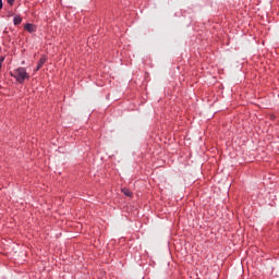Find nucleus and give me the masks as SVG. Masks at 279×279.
I'll return each instance as SVG.
<instances>
[{
	"instance_id": "nucleus-1",
	"label": "nucleus",
	"mask_w": 279,
	"mask_h": 279,
	"mask_svg": "<svg viewBox=\"0 0 279 279\" xmlns=\"http://www.w3.org/2000/svg\"><path fill=\"white\" fill-rule=\"evenodd\" d=\"M11 76L14 77L20 84H23L25 80L29 77V74H27L25 68H19L11 72Z\"/></svg>"
},
{
	"instance_id": "nucleus-2",
	"label": "nucleus",
	"mask_w": 279,
	"mask_h": 279,
	"mask_svg": "<svg viewBox=\"0 0 279 279\" xmlns=\"http://www.w3.org/2000/svg\"><path fill=\"white\" fill-rule=\"evenodd\" d=\"M45 62H47V57H41L35 71H40V69H43Z\"/></svg>"
},
{
	"instance_id": "nucleus-3",
	"label": "nucleus",
	"mask_w": 279,
	"mask_h": 279,
	"mask_svg": "<svg viewBox=\"0 0 279 279\" xmlns=\"http://www.w3.org/2000/svg\"><path fill=\"white\" fill-rule=\"evenodd\" d=\"M25 29H26V32H29L31 34L33 32H36V27L33 24H26Z\"/></svg>"
},
{
	"instance_id": "nucleus-4",
	"label": "nucleus",
	"mask_w": 279,
	"mask_h": 279,
	"mask_svg": "<svg viewBox=\"0 0 279 279\" xmlns=\"http://www.w3.org/2000/svg\"><path fill=\"white\" fill-rule=\"evenodd\" d=\"M14 25H21L23 23V17L22 16H15L13 20Z\"/></svg>"
},
{
	"instance_id": "nucleus-5",
	"label": "nucleus",
	"mask_w": 279,
	"mask_h": 279,
	"mask_svg": "<svg viewBox=\"0 0 279 279\" xmlns=\"http://www.w3.org/2000/svg\"><path fill=\"white\" fill-rule=\"evenodd\" d=\"M122 193H124L126 197H132V192L129 189H122Z\"/></svg>"
},
{
	"instance_id": "nucleus-6",
	"label": "nucleus",
	"mask_w": 279,
	"mask_h": 279,
	"mask_svg": "<svg viewBox=\"0 0 279 279\" xmlns=\"http://www.w3.org/2000/svg\"><path fill=\"white\" fill-rule=\"evenodd\" d=\"M9 5H14V0H7Z\"/></svg>"
},
{
	"instance_id": "nucleus-7",
	"label": "nucleus",
	"mask_w": 279,
	"mask_h": 279,
	"mask_svg": "<svg viewBox=\"0 0 279 279\" xmlns=\"http://www.w3.org/2000/svg\"><path fill=\"white\" fill-rule=\"evenodd\" d=\"M3 9V0H0V10Z\"/></svg>"
},
{
	"instance_id": "nucleus-8",
	"label": "nucleus",
	"mask_w": 279,
	"mask_h": 279,
	"mask_svg": "<svg viewBox=\"0 0 279 279\" xmlns=\"http://www.w3.org/2000/svg\"><path fill=\"white\" fill-rule=\"evenodd\" d=\"M0 69H1V63H0Z\"/></svg>"
}]
</instances>
